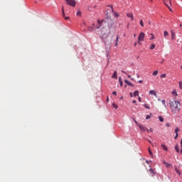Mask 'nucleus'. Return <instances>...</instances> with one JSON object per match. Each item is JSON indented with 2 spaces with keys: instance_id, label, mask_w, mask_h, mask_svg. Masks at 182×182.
I'll list each match as a JSON object with an SVG mask.
<instances>
[{
  "instance_id": "1",
  "label": "nucleus",
  "mask_w": 182,
  "mask_h": 182,
  "mask_svg": "<svg viewBox=\"0 0 182 182\" xmlns=\"http://www.w3.org/2000/svg\"><path fill=\"white\" fill-rule=\"evenodd\" d=\"M171 112L173 114H177V113L180 112V107L181 106V104L180 103L179 101H177L176 100H173V101L170 100L168 101Z\"/></svg>"
},
{
  "instance_id": "2",
  "label": "nucleus",
  "mask_w": 182,
  "mask_h": 182,
  "mask_svg": "<svg viewBox=\"0 0 182 182\" xmlns=\"http://www.w3.org/2000/svg\"><path fill=\"white\" fill-rule=\"evenodd\" d=\"M68 5L70 6H76V1L75 0H65Z\"/></svg>"
},
{
  "instance_id": "3",
  "label": "nucleus",
  "mask_w": 182,
  "mask_h": 182,
  "mask_svg": "<svg viewBox=\"0 0 182 182\" xmlns=\"http://www.w3.org/2000/svg\"><path fill=\"white\" fill-rule=\"evenodd\" d=\"M138 43H140V42H143L144 41V33H141L138 38Z\"/></svg>"
},
{
  "instance_id": "4",
  "label": "nucleus",
  "mask_w": 182,
  "mask_h": 182,
  "mask_svg": "<svg viewBox=\"0 0 182 182\" xmlns=\"http://www.w3.org/2000/svg\"><path fill=\"white\" fill-rule=\"evenodd\" d=\"M109 6V8H111L112 12V14H114V16L115 18H119V14H117V12H115L114 10H113V6L111 5V6Z\"/></svg>"
},
{
  "instance_id": "5",
  "label": "nucleus",
  "mask_w": 182,
  "mask_h": 182,
  "mask_svg": "<svg viewBox=\"0 0 182 182\" xmlns=\"http://www.w3.org/2000/svg\"><path fill=\"white\" fill-rule=\"evenodd\" d=\"M62 15H63V18H65V21H68L69 19V17H66V16L65 15V9L63 6L62 7Z\"/></svg>"
},
{
  "instance_id": "6",
  "label": "nucleus",
  "mask_w": 182,
  "mask_h": 182,
  "mask_svg": "<svg viewBox=\"0 0 182 182\" xmlns=\"http://www.w3.org/2000/svg\"><path fill=\"white\" fill-rule=\"evenodd\" d=\"M178 132H180V128L176 127V129H175L176 136H175L174 139H177L178 137Z\"/></svg>"
},
{
  "instance_id": "7",
  "label": "nucleus",
  "mask_w": 182,
  "mask_h": 182,
  "mask_svg": "<svg viewBox=\"0 0 182 182\" xmlns=\"http://www.w3.org/2000/svg\"><path fill=\"white\" fill-rule=\"evenodd\" d=\"M127 16L128 18H130L132 21H134V16H133V14H132V13H128L127 14Z\"/></svg>"
},
{
  "instance_id": "8",
  "label": "nucleus",
  "mask_w": 182,
  "mask_h": 182,
  "mask_svg": "<svg viewBox=\"0 0 182 182\" xmlns=\"http://www.w3.org/2000/svg\"><path fill=\"white\" fill-rule=\"evenodd\" d=\"M98 26L97 27V29H99L102 27V23H103V20H98L97 21Z\"/></svg>"
},
{
  "instance_id": "9",
  "label": "nucleus",
  "mask_w": 182,
  "mask_h": 182,
  "mask_svg": "<svg viewBox=\"0 0 182 182\" xmlns=\"http://www.w3.org/2000/svg\"><path fill=\"white\" fill-rule=\"evenodd\" d=\"M171 39L172 41H174V39L176 38V33L173 31H171Z\"/></svg>"
},
{
  "instance_id": "10",
  "label": "nucleus",
  "mask_w": 182,
  "mask_h": 182,
  "mask_svg": "<svg viewBox=\"0 0 182 182\" xmlns=\"http://www.w3.org/2000/svg\"><path fill=\"white\" fill-rule=\"evenodd\" d=\"M149 173L151 176H154V174H156V169H153V168H150L149 169Z\"/></svg>"
},
{
  "instance_id": "11",
  "label": "nucleus",
  "mask_w": 182,
  "mask_h": 182,
  "mask_svg": "<svg viewBox=\"0 0 182 182\" xmlns=\"http://www.w3.org/2000/svg\"><path fill=\"white\" fill-rule=\"evenodd\" d=\"M124 83H127V85H128L129 86H132V87L134 86V85H132V82H130V81L127 80H124Z\"/></svg>"
},
{
  "instance_id": "12",
  "label": "nucleus",
  "mask_w": 182,
  "mask_h": 182,
  "mask_svg": "<svg viewBox=\"0 0 182 182\" xmlns=\"http://www.w3.org/2000/svg\"><path fill=\"white\" fill-rule=\"evenodd\" d=\"M112 79H117V71H114L112 76Z\"/></svg>"
},
{
  "instance_id": "13",
  "label": "nucleus",
  "mask_w": 182,
  "mask_h": 182,
  "mask_svg": "<svg viewBox=\"0 0 182 182\" xmlns=\"http://www.w3.org/2000/svg\"><path fill=\"white\" fill-rule=\"evenodd\" d=\"M161 147L162 149H164L165 151H168V149L167 148V146L164 144H161Z\"/></svg>"
},
{
  "instance_id": "14",
  "label": "nucleus",
  "mask_w": 182,
  "mask_h": 182,
  "mask_svg": "<svg viewBox=\"0 0 182 182\" xmlns=\"http://www.w3.org/2000/svg\"><path fill=\"white\" fill-rule=\"evenodd\" d=\"M149 95H154V96L157 97V93L154 90H150Z\"/></svg>"
},
{
  "instance_id": "15",
  "label": "nucleus",
  "mask_w": 182,
  "mask_h": 182,
  "mask_svg": "<svg viewBox=\"0 0 182 182\" xmlns=\"http://www.w3.org/2000/svg\"><path fill=\"white\" fill-rule=\"evenodd\" d=\"M139 129H140V130H141V132H146V130H147V128H146L145 127H143L141 125H139Z\"/></svg>"
},
{
  "instance_id": "16",
  "label": "nucleus",
  "mask_w": 182,
  "mask_h": 182,
  "mask_svg": "<svg viewBox=\"0 0 182 182\" xmlns=\"http://www.w3.org/2000/svg\"><path fill=\"white\" fill-rule=\"evenodd\" d=\"M175 150L177 153H180V149L178 148V144L175 146Z\"/></svg>"
},
{
  "instance_id": "17",
  "label": "nucleus",
  "mask_w": 182,
  "mask_h": 182,
  "mask_svg": "<svg viewBox=\"0 0 182 182\" xmlns=\"http://www.w3.org/2000/svg\"><path fill=\"white\" fill-rule=\"evenodd\" d=\"M172 95H173L176 97L178 96V94H177V91H176V90H173L172 91Z\"/></svg>"
},
{
  "instance_id": "18",
  "label": "nucleus",
  "mask_w": 182,
  "mask_h": 182,
  "mask_svg": "<svg viewBox=\"0 0 182 182\" xmlns=\"http://www.w3.org/2000/svg\"><path fill=\"white\" fill-rule=\"evenodd\" d=\"M175 171H176V173H177V174H179V176L181 175V172H180V171L178 170V168H177V167H175Z\"/></svg>"
},
{
  "instance_id": "19",
  "label": "nucleus",
  "mask_w": 182,
  "mask_h": 182,
  "mask_svg": "<svg viewBox=\"0 0 182 182\" xmlns=\"http://www.w3.org/2000/svg\"><path fill=\"white\" fill-rule=\"evenodd\" d=\"M164 164L166 165V167H171V165L165 161H164Z\"/></svg>"
},
{
  "instance_id": "20",
  "label": "nucleus",
  "mask_w": 182,
  "mask_h": 182,
  "mask_svg": "<svg viewBox=\"0 0 182 182\" xmlns=\"http://www.w3.org/2000/svg\"><path fill=\"white\" fill-rule=\"evenodd\" d=\"M164 38H167V36H168V32H167V31H165L164 32Z\"/></svg>"
},
{
  "instance_id": "21",
  "label": "nucleus",
  "mask_w": 182,
  "mask_h": 182,
  "mask_svg": "<svg viewBox=\"0 0 182 182\" xmlns=\"http://www.w3.org/2000/svg\"><path fill=\"white\" fill-rule=\"evenodd\" d=\"M117 45H119V36H117L115 40V46H117Z\"/></svg>"
},
{
  "instance_id": "22",
  "label": "nucleus",
  "mask_w": 182,
  "mask_h": 182,
  "mask_svg": "<svg viewBox=\"0 0 182 182\" xmlns=\"http://www.w3.org/2000/svg\"><path fill=\"white\" fill-rule=\"evenodd\" d=\"M119 82L120 86H123V81H122V77H119Z\"/></svg>"
},
{
  "instance_id": "23",
  "label": "nucleus",
  "mask_w": 182,
  "mask_h": 182,
  "mask_svg": "<svg viewBox=\"0 0 182 182\" xmlns=\"http://www.w3.org/2000/svg\"><path fill=\"white\" fill-rule=\"evenodd\" d=\"M157 75H159V70L154 71L153 75L154 76H157Z\"/></svg>"
},
{
  "instance_id": "24",
  "label": "nucleus",
  "mask_w": 182,
  "mask_h": 182,
  "mask_svg": "<svg viewBox=\"0 0 182 182\" xmlns=\"http://www.w3.org/2000/svg\"><path fill=\"white\" fill-rule=\"evenodd\" d=\"M164 2L165 4V5H166V6L168 8L169 11H171V12L173 11L171 10V9L170 8V6H168V5H167V4H166V0H164Z\"/></svg>"
},
{
  "instance_id": "25",
  "label": "nucleus",
  "mask_w": 182,
  "mask_h": 182,
  "mask_svg": "<svg viewBox=\"0 0 182 182\" xmlns=\"http://www.w3.org/2000/svg\"><path fill=\"white\" fill-rule=\"evenodd\" d=\"M77 16H82V12L80 11H78L76 14Z\"/></svg>"
},
{
  "instance_id": "26",
  "label": "nucleus",
  "mask_w": 182,
  "mask_h": 182,
  "mask_svg": "<svg viewBox=\"0 0 182 182\" xmlns=\"http://www.w3.org/2000/svg\"><path fill=\"white\" fill-rule=\"evenodd\" d=\"M139 23H140V25H141V26L142 28L144 27V23H143V20H141L140 22H139Z\"/></svg>"
},
{
  "instance_id": "27",
  "label": "nucleus",
  "mask_w": 182,
  "mask_h": 182,
  "mask_svg": "<svg viewBox=\"0 0 182 182\" xmlns=\"http://www.w3.org/2000/svg\"><path fill=\"white\" fill-rule=\"evenodd\" d=\"M134 96H139V90H136L134 92Z\"/></svg>"
},
{
  "instance_id": "28",
  "label": "nucleus",
  "mask_w": 182,
  "mask_h": 182,
  "mask_svg": "<svg viewBox=\"0 0 182 182\" xmlns=\"http://www.w3.org/2000/svg\"><path fill=\"white\" fill-rule=\"evenodd\" d=\"M161 103L164 105V107H167V106L166 105V100H163L161 101Z\"/></svg>"
},
{
  "instance_id": "29",
  "label": "nucleus",
  "mask_w": 182,
  "mask_h": 182,
  "mask_svg": "<svg viewBox=\"0 0 182 182\" xmlns=\"http://www.w3.org/2000/svg\"><path fill=\"white\" fill-rule=\"evenodd\" d=\"M154 48H156V45L151 44V47H150V49H151V50H153V49H154Z\"/></svg>"
},
{
  "instance_id": "30",
  "label": "nucleus",
  "mask_w": 182,
  "mask_h": 182,
  "mask_svg": "<svg viewBox=\"0 0 182 182\" xmlns=\"http://www.w3.org/2000/svg\"><path fill=\"white\" fill-rule=\"evenodd\" d=\"M149 153L150 156L151 157H153V152H151V150H150V149H149Z\"/></svg>"
},
{
  "instance_id": "31",
  "label": "nucleus",
  "mask_w": 182,
  "mask_h": 182,
  "mask_svg": "<svg viewBox=\"0 0 182 182\" xmlns=\"http://www.w3.org/2000/svg\"><path fill=\"white\" fill-rule=\"evenodd\" d=\"M179 87H180V89H181V90H182V82L181 81H179Z\"/></svg>"
},
{
  "instance_id": "32",
  "label": "nucleus",
  "mask_w": 182,
  "mask_h": 182,
  "mask_svg": "<svg viewBox=\"0 0 182 182\" xmlns=\"http://www.w3.org/2000/svg\"><path fill=\"white\" fill-rule=\"evenodd\" d=\"M112 106H113V107L115 108V109H117V107H118L117 105H116V104H114V103H112Z\"/></svg>"
},
{
  "instance_id": "33",
  "label": "nucleus",
  "mask_w": 182,
  "mask_h": 182,
  "mask_svg": "<svg viewBox=\"0 0 182 182\" xmlns=\"http://www.w3.org/2000/svg\"><path fill=\"white\" fill-rule=\"evenodd\" d=\"M127 77L131 79V80H134V78H132V75H127Z\"/></svg>"
},
{
  "instance_id": "34",
  "label": "nucleus",
  "mask_w": 182,
  "mask_h": 182,
  "mask_svg": "<svg viewBox=\"0 0 182 182\" xmlns=\"http://www.w3.org/2000/svg\"><path fill=\"white\" fill-rule=\"evenodd\" d=\"M144 107H145V109H150V107H149L147 105H144Z\"/></svg>"
},
{
  "instance_id": "35",
  "label": "nucleus",
  "mask_w": 182,
  "mask_h": 182,
  "mask_svg": "<svg viewBox=\"0 0 182 182\" xmlns=\"http://www.w3.org/2000/svg\"><path fill=\"white\" fill-rule=\"evenodd\" d=\"M159 119L161 122H164V119H163L161 117H159Z\"/></svg>"
},
{
  "instance_id": "36",
  "label": "nucleus",
  "mask_w": 182,
  "mask_h": 182,
  "mask_svg": "<svg viewBox=\"0 0 182 182\" xmlns=\"http://www.w3.org/2000/svg\"><path fill=\"white\" fill-rule=\"evenodd\" d=\"M161 77L162 79H164V77H166V74H162V75H161Z\"/></svg>"
},
{
  "instance_id": "37",
  "label": "nucleus",
  "mask_w": 182,
  "mask_h": 182,
  "mask_svg": "<svg viewBox=\"0 0 182 182\" xmlns=\"http://www.w3.org/2000/svg\"><path fill=\"white\" fill-rule=\"evenodd\" d=\"M146 131L149 132H153V128H150L149 129H146Z\"/></svg>"
},
{
  "instance_id": "38",
  "label": "nucleus",
  "mask_w": 182,
  "mask_h": 182,
  "mask_svg": "<svg viewBox=\"0 0 182 182\" xmlns=\"http://www.w3.org/2000/svg\"><path fill=\"white\" fill-rule=\"evenodd\" d=\"M149 119H150V115H146V120H149Z\"/></svg>"
},
{
  "instance_id": "39",
  "label": "nucleus",
  "mask_w": 182,
  "mask_h": 182,
  "mask_svg": "<svg viewBox=\"0 0 182 182\" xmlns=\"http://www.w3.org/2000/svg\"><path fill=\"white\" fill-rule=\"evenodd\" d=\"M112 26H113V24L108 25V28H109V29L112 28Z\"/></svg>"
},
{
  "instance_id": "40",
  "label": "nucleus",
  "mask_w": 182,
  "mask_h": 182,
  "mask_svg": "<svg viewBox=\"0 0 182 182\" xmlns=\"http://www.w3.org/2000/svg\"><path fill=\"white\" fill-rule=\"evenodd\" d=\"M112 95H114V96H116V95H117V92L116 91H114V92H112Z\"/></svg>"
},
{
  "instance_id": "41",
  "label": "nucleus",
  "mask_w": 182,
  "mask_h": 182,
  "mask_svg": "<svg viewBox=\"0 0 182 182\" xmlns=\"http://www.w3.org/2000/svg\"><path fill=\"white\" fill-rule=\"evenodd\" d=\"M151 38H150L151 40H153V39H154V34H151Z\"/></svg>"
},
{
  "instance_id": "42",
  "label": "nucleus",
  "mask_w": 182,
  "mask_h": 182,
  "mask_svg": "<svg viewBox=\"0 0 182 182\" xmlns=\"http://www.w3.org/2000/svg\"><path fill=\"white\" fill-rule=\"evenodd\" d=\"M166 126L167 127H170L171 124H170V123H167V124H166Z\"/></svg>"
},
{
  "instance_id": "43",
  "label": "nucleus",
  "mask_w": 182,
  "mask_h": 182,
  "mask_svg": "<svg viewBox=\"0 0 182 182\" xmlns=\"http://www.w3.org/2000/svg\"><path fill=\"white\" fill-rule=\"evenodd\" d=\"M122 73H124V75H127L124 70H121Z\"/></svg>"
},
{
  "instance_id": "44",
  "label": "nucleus",
  "mask_w": 182,
  "mask_h": 182,
  "mask_svg": "<svg viewBox=\"0 0 182 182\" xmlns=\"http://www.w3.org/2000/svg\"><path fill=\"white\" fill-rule=\"evenodd\" d=\"M138 100L139 102H141V97H139Z\"/></svg>"
},
{
  "instance_id": "45",
  "label": "nucleus",
  "mask_w": 182,
  "mask_h": 182,
  "mask_svg": "<svg viewBox=\"0 0 182 182\" xmlns=\"http://www.w3.org/2000/svg\"><path fill=\"white\" fill-rule=\"evenodd\" d=\"M139 83H143V80H139Z\"/></svg>"
},
{
  "instance_id": "46",
  "label": "nucleus",
  "mask_w": 182,
  "mask_h": 182,
  "mask_svg": "<svg viewBox=\"0 0 182 182\" xmlns=\"http://www.w3.org/2000/svg\"><path fill=\"white\" fill-rule=\"evenodd\" d=\"M129 95H130V97H133V93L130 92Z\"/></svg>"
},
{
  "instance_id": "47",
  "label": "nucleus",
  "mask_w": 182,
  "mask_h": 182,
  "mask_svg": "<svg viewBox=\"0 0 182 182\" xmlns=\"http://www.w3.org/2000/svg\"><path fill=\"white\" fill-rule=\"evenodd\" d=\"M134 123H136V124H137V121H136V119H134Z\"/></svg>"
},
{
  "instance_id": "48",
  "label": "nucleus",
  "mask_w": 182,
  "mask_h": 182,
  "mask_svg": "<svg viewBox=\"0 0 182 182\" xmlns=\"http://www.w3.org/2000/svg\"><path fill=\"white\" fill-rule=\"evenodd\" d=\"M132 103H136V100H133Z\"/></svg>"
},
{
  "instance_id": "49",
  "label": "nucleus",
  "mask_w": 182,
  "mask_h": 182,
  "mask_svg": "<svg viewBox=\"0 0 182 182\" xmlns=\"http://www.w3.org/2000/svg\"><path fill=\"white\" fill-rule=\"evenodd\" d=\"M168 1H169L170 4H171V0H168Z\"/></svg>"
},
{
  "instance_id": "50",
  "label": "nucleus",
  "mask_w": 182,
  "mask_h": 182,
  "mask_svg": "<svg viewBox=\"0 0 182 182\" xmlns=\"http://www.w3.org/2000/svg\"><path fill=\"white\" fill-rule=\"evenodd\" d=\"M148 141L151 144V141L149 140Z\"/></svg>"
},
{
  "instance_id": "51",
  "label": "nucleus",
  "mask_w": 182,
  "mask_h": 182,
  "mask_svg": "<svg viewBox=\"0 0 182 182\" xmlns=\"http://www.w3.org/2000/svg\"><path fill=\"white\" fill-rule=\"evenodd\" d=\"M136 45H137V43H134V46H136Z\"/></svg>"
},
{
  "instance_id": "52",
  "label": "nucleus",
  "mask_w": 182,
  "mask_h": 182,
  "mask_svg": "<svg viewBox=\"0 0 182 182\" xmlns=\"http://www.w3.org/2000/svg\"><path fill=\"white\" fill-rule=\"evenodd\" d=\"M107 101L109 102V97H107Z\"/></svg>"
},
{
  "instance_id": "53",
  "label": "nucleus",
  "mask_w": 182,
  "mask_h": 182,
  "mask_svg": "<svg viewBox=\"0 0 182 182\" xmlns=\"http://www.w3.org/2000/svg\"><path fill=\"white\" fill-rule=\"evenodd\" d=\"M90 29H93V27H90Z\"/></svg>"
},
{
  "instance_id": "54",
  "label": "nucleus",
  "mask_w": 182,
  "mask_h": 182,
  "mask_svg": "<svg viewBox=\"0 0 182 182\" xmlns=\"http://www.w3.org/2000/svg\"><path fill=\"white\" fill-rule=\"evenodd\" d=\"M179 26L181 28L182 25H181V24H180V25H179Z\"/></svg>"
},
{
  "instance_id": "55",
  "label": "nucleus",
  "mask_w": 182,
  "mask_h": 182,
  "mask_svg": "<svg viewBox=\"0 0 182 182\" xmlns=\"http://www.w3.org/2000/svg\"><path fill=\"white\" fill-rule=\"evenodd\" d=\"M151 2H153V0H149Z\"/></svg>"
},
{
  "instance_id": "56",
  "label": "nucleus",
  "mask_w": 182,
  "mask_h": 182,
  "mask_svg": "<svg viewBox=\"0 0 182 182\" xmlns=\"http://www.w3.org/2000/svg\"><path fill=\"white\" fill-rule=\"evenodd\" d=\"M149 25H150V24L151 23V22L149 21Z\"/></svg>"
},
{
  "instance_id": "57",
  "label": "nucleus",
  "mask_w": 182,
  "mask_h": 182,
  "mask_svg": "<svg viewBox=\"0 0 182 182\" xmlns=\"http://www.w3.org/2000/svg\"><path fill=\"white\" fill-rule=\"evenodd\" d=\"M134 38H136V34L134 35Z\"/></svg>"
},
{
  "instance_id": "58",
  "label": "nucleus",
  "mask_w": 182,
  "mask_h": 182,
  "mask_svg": "<svg viewBox=\"0 0 182 182\" xmlns=\"http://www.w3.org/2000/svg\"><path fill=\"white\" fill-rule=\"evenodd\" d=\"M163 62H164V60H162L161 63H163Z\"/></svg>"
},
{
  "instance_id": "59",
  "label": "nucleus",
  "mask_w": 182,
  "mask_h": 182,
  "mask_svg": "<svg viewBox=\"0 0 182 182\" xmlns=\"http://www.w3.org/2000/svg\"><path fill=\"white\" fill-rule=\"evenodd\" d=\"M92 26H95V23L92 24Z\"/></svg>"
},
{
  "instance_id": "60",
  "label": "nucleus",
  "mask_w": 182,
  "mask_h": 182,
  "mask_svg": "<svg viewBox=\"0 0 182 182\" xmlns=\"http://www.w3.org/2000/svg\"><path fill=\"white\" fill-rule=\"evenodd\" d=\"M137 77H140V76H139V75H137Z\"/></svg>"
},
{
  "instance_id": "61",
  "label": "nucleus",
  "mask_w": 182,
  "mask_h": 182,
  "mask_svg": "<svg viewBox=\"0 0 182 182\" xmlns=\"http://www.w3.org/2000/svg\"><path fill=\"white\" fill-rule=\"evenodd\" d=\"M181 69H182V65L181 66Z\"/></svg>"
},
{
  "instance_id": "62",
  "label": "nucleus",
  "mask_w": 182,
  "mask_h": 182,
  "mask_svg": "<svg viewBox=\"0 0 182 182\" xmlns=\"http://www.w3.org/2000/svg\"><path fill=\"white\" fill-rule=\"evenodd\" d=\"M121 99H123V97H122Z\"/></svg>"
}]
</instances>
